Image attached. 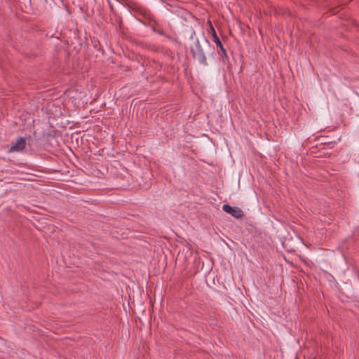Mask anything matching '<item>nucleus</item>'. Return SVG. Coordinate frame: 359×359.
<instances>
[{"instance_id":"obj_1","label":"nucleus","mask_w":359,"mask_h":359,"mask_svg":"<svg viewBox=\"0 0 359 359\" xmlns=\"http://www.w3.org/2000/svg\"><path fill=\"white\" fill-rule=\"evenodd\" d=\"M210 46L209 41L203 34L201 38H196L191 45V52L193 57L201 65L207 66L208 62L205 55V50Z\"/></svg>"},{"instance_id":"obj_2","label":"nucleus","mask_w":359,"mask_h":359,"mask_svg":"<svg viewBox=\"0 0 359 359\" xmlns=\"http://www.w3.org/2000/svg\"><path fill=\"white\" fill-rule=\"evenodd\" d=\"M222 210L236 219L242 218L244 215L243 211L240 208L232 207L228 204L223 205Z\"/></svg>"},{"instance_id":"obj_3","label":"nucleus","mask_w":359,"mask_h":359,"mask_svg":"<svg viewBox=\"0 0 359 359\" xmlns=\"http://www.w3.org/2000/svg\"><path fill=\"white\" fill-rule=\"evenodd\" d=\"M26 145V140L24 137H19L15 142L13 143L9 149L10 152H19L22 151Z\"/></svg>"},{"instance_id":"obj_4","label":"nucleus","mask_w":359,"mask_h":359,"mask_svg":"<svg viewBox=\"0 0 359 359\" xmlns=\"http://www.w3.org/2000/svg\"><path fill=\"white\" fill-rule=\"evenodd\" d=\"M210 29H211L212 36L213 38V41L215 43L217 47L219 48V50L221 51L222 54L224 56L227 57L226 51L225 48H224L219 37L217 36V33H216L213 26L211 24H210Z\"/></svg>"},{"instance_id":"obj_5","label":"nucleus","mask_w":359,"mask_h":359,"mask_svg":"<svg viewBox=\"0 0 359 359\" xmlns=\"http://www.w3.org/2000/svg\"><path fill=\"white\" fill-rule=\"evenodd\" d=\"M158 33H159L160 34H161V35H163V34H164L163 32H159Z\"/></svg>"}]
</instances>
